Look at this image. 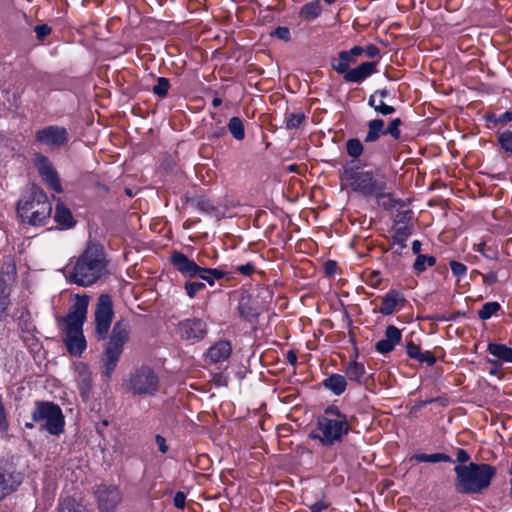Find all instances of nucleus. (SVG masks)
<instances>
[{
	"label": "nucleus",
	"mask_w": 512,
	"mask_h": 512,
	"mask_svg": "<svg viewBox=\"0 0 512 512\" xmlns=\"http://www.w3.org/2000/svg\"><path fill=\"white\" fill-rule=\"evenodd\" d=\"M306 116L304 112H292V113H286L285 114V127L288 130L291 129H297L300 127V125L304 122Z\"/></svg>",
	"instance_id": "nucleus-34"
},
{
	"label": "nucleus",
	"mask_w": 512,
	"mask_h": 512,
	"mask_svg": "<svg viewBox=\"0 0 512 512\" xmlns=\"http://www.w3.org/2000/svg\"><path fill=\"white\" fill-rule=\"evenodd\" d=\"M226 134V131L224 128H219L216 132L213 133V137L219 138Z\"/></svg>",
	"instance_id": "nucleus-63"
},
{
	"label": "nucleus",
	"mask_w": 512,
	"mask_h": 512,
	"mask_svg": "<svg viewBox=\"0 0 512 512\" xmlns=\"http://www.w3.org/2000/svg\"><path fill=\"white\" fill-rule=\"evenodd\" d=\"M22 475L11 464L0 465V501L17 489Z\"/></svg>",
	"instance_id": "nucleus-17"
},
{
	"label": "nucleus",
	"mask_w": 512,
	"mask_h": 512,
	"mask_svg": "<svg viewBox=\"0 0 512 512\" xmlns=\"http://www.w3.org/2000/svg\"><path fill=\"white\" fill-rule=\"evenodd\" d=\"M129 337L130 326L128 322L125 320L117 321L112 328L108 342L105 344L102 356L103 374L108 379L111 378Z\"/></svg>",
	"instance_id": "nucleus-5"
},
{
	"label": "nucleus",
	"mask_w": 512,
	"mask_h": 512,
	"mask_svg": "<svg viewBox=\"0 0 512 512\" xmlns=\"http://www.w3.org/2000/svg\"><path fill=\"white\" fill-rule=\"evenodd\" d=\"M353 59L356 60V58L358 56H360L363 52H364V49L360 46H354L352 47L349 51H346Z\"/></svg>",
	"instance_id": "nucleus-56"
},
{
	"label": "nucleus",
	"mask_w": 512,
	"mask_h": 512,
	"mask_svg": "<svg viewBox=\"0 0 512 512\" xmlns=\"http://www.w3.org/2000/svg\"><path fill=\"white\" fill-rule=\"evenodd\" d=\"M321 11L322 5L320 0H314L305 4L301 8L299 15L304 20H313L320 15Z\"/></svg>",
	"instance_id": "nucleus-29"
},
{
	"label": "nucleus",
	"mask_w": 512,
	"mask_h": 512,
	"mask_svg": "<svg viewBox=\"0 0 512 512\" xmlns=\"http://www.w3.org/2000/svg\"><path fill=\"white\" fill-rule=\"evenodd\" d=\"M373 94H376V97L379 96L381 100L388 96V91L386 89L377 90Z\"/></svg>",
	"instance_id": "nucleus-61"
},
{
	"label": "nucleus",
	"mask_w": 512,
	"mask_h": 512,
	"mask_svg": "<svg viewBox=\"0 0 512 512\" xmlns=\"http://www.w3.org/2000/svg\"><path fill=\"white\" fill-rule=\"evenodd\" d=\"M416 360L420 363H426L427 365L432 366L436 362V357L429 351H420L419 357H417Z\"/></svg>",
	"instance_id": "nucleus-47"
},
{
	"label": "nucleus",
	"mask_w": 512,
	"mask_h": 512,
	"mask_svg": "<svg viewBox=\"0 0 512 512\" xmlns=\"http://www.w3.org/2000/svg\"><path fill=\"white\" fill-rule=\"evenodd\" d=\"M55 221L64 228H71L75 225V220L71 211L58 198L55 206Z\"/></svg>",
	"instance_id": "nucleus-22"
},
{
	"label": "nucleus",
	"mask_w": 512,
	"mask_h": 512,
	"mask_svg": "<svg viewBox=\"0 0 512 512\" xmlns=\"http://www.w3.org/2000/svg\"><path fill=\"white\" fill-rule=\"evenodd\" d=\"M185 501H186V495L181 492V491H178L175 495H174V499H173V502H174V506L178 509H183L184 506H185Z\"/></svg>",
	"instance_id": "nucleus-51"
},
{
	"label": "nucleus",
	"mask_w": 512,
	"mask_h": 512,
	"mask_svg": "<svg viewBox=\"0 0 512 512\" xmlns=\"http://www.w3.org/2000/svg\"><path fill=\"white\" fill-rule=\"evenodd\" d=\"M376 72V62H364L356 68L347 71L344 76L346 82L361 83Z\"/></svg>",
	"instance_id": "nucleus-20"
},
{
	"label": "nucleus",
	"mask_w": 512,
	"mask_h": 512,
	"mask_svg": "<svg viewBox=\"0 0 512 512\" xmlns=\"http://www.w3.org/2000/svg\"><path fill=\"white\" fill-rule=\"evenodd\" d=\"M411 459L416 460L417 462H430V463L452 462L451 457L445 453H434V454L419 453V454H414Z\"/></svg>",
	"instance_id": "nucleus-30"
},
{
	"label": "nucleus",
	"mask_w": 512,
	"mask_h": 512,
	"mask_svg": "<svg viewBox=\"0 0 512 512\" xmlns=\"http://www.w3.org/2000/svg\"><path fill=\"white\" fill-rule=\"evenodd\" d=\"M59 512H82L74 499L66 498L59 505Z\"/></svg>",
	"instance_id": "nucleus-42"
},
{
	"label": "nucleus",
	"mask_w": 512,
	"mask_h": 512,
	"mask_svg": "<svg viewBox=\"0 0 512 512\" xmlns=\"http://www.w3.org/2000/svg\"><path fill=\"white\" fill-rule=\"evenodd\" d=\"M401 119L400 118H395L393 119L387 128H385V135L386 134H389L391 135L394 139H399L400 138V130H399V126L401 125Z\"/></svg>",
	"instance_id": "nucleus-44"
},
{
	"label": "nucleus",
	"mask_w": 512,
	"mask_h": 512,
	"mask_svg": "<svg viewBox=\"0 0 512 512\" xmlns=\"http://www.w3.org/2000/svg\"><path fill=\"white\" fill-rule=\"evenodd\" d=\"M51 213L52 204L47 194L36 185H32L17 203L18 216L31 226H45Z\"/></svg>",
	"instance_id": "nucleus-3"
},
{
	"label": "nucleus",
	"mask_w": 512,
	"mask_h": 512,
	"mask_svg": "<svg viewBox=\"0 0 512 512\" xmlns=\"http://www.w3.org/2000/svg\"><path fill=\"white\" fill-rule=\"evenodd\" d=\"M356 62L346 51H341L338 54L337 58H333L331 60V67L339 74L346 75L347 71H350L349 68L352 64Z\"/></svg>",
	"instance_id": "nucleus-25"
},
{
	"label": "nucleus",
	"mask_w": 512,
	"mask_h": 512,
	"mask_svg": "<svg viewBox=\"0 0 512 512\" xmlns=\"http://www.w3.org/2000/svg\"><path fill=\"white\" fill-rule=\"evenodd\" d=\"M412 234V229L409 226H401L394 230L393 241L399 244L402 248L406 247V241Z\"/></svg>",
	"instance_id": "nucleus-37"
},
{
	"label": "nucleus",
	"mask_w": 512,
	"mask_h": 512,
	"mask_svg": "<svg viewBox=\"0 0 512 512\" xmlns=\"http://www.w3.org/2000/svg\"><path fill=\"white\" fill-rule=\"evenodd\" d=\"M455 487L459 493L478 494L490 486L496 468L489 464L457 465Z\"/></svg>",
	"instance_id": "nucleus-4"
},
{
	"label": "nucleus",
	"mask_w": 512,
	"mask_h": 512,
	"mask_svg": "<svg viewBox=\"0 0 512 512\" xmlns=\"http://www.w3.org/2000/svg\"><path fill=\"white\" fill-rule=\"evenodd\" d=\"M222 103V100L219 98V97H214V99L212 100V105L217 108L221 105Z\"/></svg>",
	"instance_id": "nucleus-64"
},
{
	"label": "nucleus",
	"mask_w": 512,
	"mask_h": 512,
	"mask_svg": "<svg viewBox=\"0 0 512 512\" xmlns=\"http://www.w3.org/2000/svg\"><path fill=\"white\" fill-rule=\"evenodd\" d=\"M126 387L135 395H154L159 388V377L151 367L143 365L130 373Z\"/></svg>",
	"instance_id": "nucleus-9"
},
{
	"label": "nucleus",
	"mask_w": 512,
	"mask_h": 512,
	"mask_svg": "<svg viewBox=\"0 0 512 512\" xmlns=\"http://www.w3.org/2000/svg\"><path fill=\"white\" fill-rule=\"evenodd\" d=\"M65 344L70 354L81 355L86 348V341L83 335L82 326H67Z\"/></svg>",
	"instance_id": "nucleus-18"
},
{
	"label": "nucleus",
	"mask_w": 512,
	"mask_h": 512,
	"mask_svg": "<svg viewBox=\"0 0 512 512\" xmlns=\"http://www.w3.org/2000/svg\"><path fill=\"white\" fill-rule=\"evenodd\" d=\"M108 274V260L103 246L90 242L76 259L67 279L78 286L88 287Z\"/></svg>",
	"instance_id": "nucleus-1"
},
{
	"label": "nucleus",
	"mask_w": 512,
	"mask_h": 512,
	"mask_svg": "<svg viewBox=\"0 0 512 512\" xmlns=\"http://www.w3.org/2000/svg\"><path fill=\"white\" fill-rule=\"evenodd\" d=\"M90 301V296L83 294H76L74 296V302L69 309V313L65 318L67 326H83L86 317L87 310Z\"/></svg>",
	"instance_id": "nucleus-16"
},
{
	"label": "nucleus",
	"mask_w": 512,
	"mask_h": 512,
	"mask_svg": "<svg viewBox=\"0 0 512 512\" xmlns=\"http://www.w3.org/2000/svg\"><path fill=\"white\" fill-rule=\"evenodd\" d=\"M236 271L243 275L249 276L255 271V266L252 263L239 265L236 267Z\"/></svg>",
	"instance_id": "nucleus-52"
},
{
	"label": "nucleus",
	"mask_w": 512,
	"mask_h": 512,
	"mask_svg": "<svg viewBox=\"0 0 512 512\" xmlns=\"http://www.w3.org/2000/svg\"><path fill=\"white\" fill-rule=\"evenodd\" d=\"M450 267H451L452 273L457 277L464 276L467 272L466 266L463 263H460L457 261H451Z\"/></svg>",
	"instance_id": "nucleus-45"
},
{
	"label": "nucleus",
	"mask_w": 512,
	"mask_h": 512,
	"mask_svg": "<svg viewBox=\"0 0 512 512\" xmlns=\"http://www.w3.org/2000/svg\"><path fill=\"white\" fill-rule=\"evenodd\" d=\"M204 288H205V284L203 282L187 281L185 283V290H186L187 295L190 298L195 297L197 292L203 290Z\"/></svg>",
	"instance_id": "nucleus-43"
},
{
	"label": "nucleus",
	"mask_w": 512,
	"mask_h": 512,
	"mask_svg": "<svg viewBox=\"0 0 512 512\" xmlns=\"http://www.w3.org/2000/svg\"><path fill=\"white\" fill-rule=\"evenodd\" d=\"M170 82L167 78L160 77L157 79V84L153 87V92L159 97H165L168 94Z\"/></svg>",
	"instance_id": "nucleus-40"
},
{
	"label": "nucleus",
	"mask_w": 512,
	"mask_h": 512,
	"mask_svg": "<svg viewBox=\"0 0 512 512\" xmlns=\"http://www.w3.org/2000/svg\"><path fill=\"white\" fill-rule=\"evenodd\" d=\"M365 374L363 364L358 362H350L346 367V376L349 380L361 383Z\"/></svg>",
	"instance_id": "nucleus-31"
},
{
	"label": "nucleus",
	"mask_w": 512,
	"mask_h": 512,
	"mask_svg": "<svg viewBox=\"0 0 512 512\" xmlns=\"http://www.w3.org/2000/svg\"><path fill=\"white\" fill-rule=\"evenodd\" d=\"M112 300L108 294H102L98 298L95 310V333L98 340H104L113 320Z\"/></svg>",
	"instance_id": "nucleus-10"
},
{
	"label": "nucleus",
	"mask_w": 512,
	"mask_h": 512,
	"mask_svg": "<svg viewBox=\"0 0 512 512\" xmlns=\"http://www.w3.org/2000/svg\"><path fill=\"white\" fill-rule=\"evenodd\" d=\"M95 494L101 512H112L122 500L119 489L114 485L101 484Z\"/></svg>",
	"instance_id": "nucleus-15"
},
{
	"label": "nucleus",
	"mask_w": 512,
	"mask_h": 512,
	"mask_svg": "<svg viewBox=\"0 0 512 512\" xmlns=\"http://www.w3.org/2000/svg\"><path fill=\"white\" fill-rule=\"evenodd\" d=\"M364 51H365V52H366V54H367L369 57H371V58H374V57L378 56V55H379V53H380L379 48H378L377 46L373 45V44L368 45V46L364 49Z\"/></svg>",
	"instance_id": "nucleus-54"
},
{
	"label": "nucleus",
	"mask_w": 512,
	"mask_h": 512,
	"mask_svg": "<svg viewBox=\"0 0 512 512\" xmlns=\"http://www.w3.org/2000/svg\"><path fill=\"white\" fill-rule=\"evenodd\" d=\"M403 296L397 290H390L382 300L379 312L383 315H391L395 312L398 302L403 301Z\"/></svg>",
	"instance_id": "nucleus-23"
},
{
	"label": "nucleus",
	"mask_w": 512,
	"mask_h": 512,
	"mask_svg": "<svg viewBox=\"0 0 512 512\" xmlns=\"http://www.w3.org/2000/svg\"><path fill=\"white\" fill-rule=\"evenodd\" d=\"M327 508V504L323 501H319L310 506L311 512H322Z\"/></svg>",
	"instance_id": "nucleus-57"
},
{
	"label": "nucleus",
	"mask_w": 512,
	"mask_h": 512,
	"mask_svg": "<svg viewBox=\"0 0 512 512\" xmlns=\"http://www.w3.org/2000/svg\"><path fill=\"white\" fill-rule=\"evenodd\" d=\"M32 419L40 424V429L51 435H59L64 430V416L60 407L53 402H36Z\"/></svg>",
	"instance_id": "nucleus-6"
},
{
	"label": "nucleus",
	"mask_w": 512,
	"mask_h": 512,
	"mask_svg": "<svg viewBox=\"0 0 512 512\" xmlns=\"http://www.w3.org/2000/svg\"><path fill=\"white\" fill-rule=\"evenodd\" d=\"M35 167L37 168L44 183L57 193L62 192V186L57 171L53 168L48 157L37 154L35 156Z\"/></svg>",
	"instance_id": "nucleus-14"
},
{
	"label": "nucleus",
	"mask_w": 512,
	"mask_h": 512,
	"mask_svg": "<svg viewBox=\"0 0 512 512\" xmlns=\"http://www.w3.org/2000/svg\"><path fill=\"white\" fill-rule=\"evenodd\" d=\"M500 308L501 306L498 302H487L478 311V317L481 320H487L491 318L494 314H496L500 310Z\"/></svg>",
	"instance_id": "nucleus-38"
},
{
	"label": "nucleus",
	"mask_w": 512,
	"mask_h": 512,
	"mask_svg": "<svg viewBox=\"0 0 512 512\" xmlns=\"http://www.w3.org/2000/svg\"><path fill=\"white\" fill-rule=\"evenodd\" d=\"M483 280L485 283L493 284L497 281V275L495 272L487 273L486 275L483 276Z\"/></svg>",
	"instance_id": "nucleus-58"
},
{
	"label": "nucleus",
	"mask_w": 512,
	"mask_h": 512,
	"mask_svg": "<svg viewBox=\"0 0 512 512\" xmlns=\"http://www.w3.org/2000/svg\"><path fill=\"white\" fill-rule=\"evenodd\" d=\"M501 148L509 154H512V131H504L498 137Z\"/></svg>",
	"instance_id": "nucleus-39"
},
{
	"label": "nucleus",
	"mask_w": 512,
	"mask_h": 512,
	"mask_svg": "<svg viewBox=\"0 0 512 512\" xmlns=\"http://www.w3.org/2000/svg\"><path fill=\"white\" fill-rule=\"evenodd\" d=\"M512 121V111H506L501 115L494 117L493 122L495 124H506Z\"/></svg>",
	"instance_id": "nucleus-50"
},
{
	"label": "nucleus",
	"mask_w": 512,
	"mask_h": 512,
	"mask_svg": "<svg viewBox=\"0 0 512 512\" xmlns=\"http://www.w3.org/2000/svg\"><path fill=\"white\" fill-rule=\"evenodd\" d=\"M348 420H330L328 417H318L316 429L310 434L318 439L322 445L330 447L340 442L342 437L350 431Z\"/></svg>",
	"instance_id": "nucleus-8"
},
{
	"label": "nucleus",
	"mask_w": 512,
	"mask_h": 512,
	"mask_svg": "<svg viewBox=\"0 0 512 512\" xmlns=\"http://www.w3.org/2000/svg\"><path fill=\"white\" fill-rule=\"evenodd\" d=\"M421 247H422V244H421V242L419 240L413 241V243H412V251H413L414 254H418L419 255V253L421 251Z\"/></svg>",
	"instance_id": "nucleus-60"
},
{
	"label": "nucleus",
	"mask_w": 512,
	"mask_h": 512,
	"mask_svg": "<svg viewBox=\"0 0 512 512\" xmlns=\"http://www.w3.org/2000/svg\"><path fill=\"white\" fill-rule=\"evenodd\" d=\"M155 442L158 445V448H159L160 452H162L164 454V453H166L168 451V446H167L166 440H165V438L163 436L157 434L155 436Z\"/></svg>",
	"instance_id": "nucleus-53"
},
{
	"label": "nucleus",
	"mask_w": 512,
	"mask_h": 512,
	"mask_svg": "<svg viewBox=\"0 0 512 512\" xmlns=\"http://www.w3.org/2000/svg\"><path fill=\"white\" fill-rule=\"evenodd\" d=\"M381 135H385V123L382 119H373L368 123V132L364 138L365 143L377 141Z\"/></svg>",
	"instance_id": "nucleus-26"
},
{
	"label": "nucleus",
	"mask_w": 512,
	"mask_h": 512,
	"mask_svg": "<svg viewBox=\"0 0 512 512\" xmlns=\"http://www.w3.org/2000/svg\"><path fill=\"white\" fill-rule=\"evenodd\" d=\"M271 35L277 37L278 39L284 40V41H289L290 37H291L290 30L287 27H282V26L277 27L271 33Z\"/></svg>",
	"instance_id": "nucleus-46"
},
{
	"label": "nucleus",
	"mask_w": 512,
	"mask_h": 512,
	"mask_svg": "<svg viewBox=\"0 0 512 512\" xmlns=\"http://www.w3.org/2000/svg\"><path fill=\"white\" fill-rule=\"evenodd\" d=\"M487 350L498 360L512 363V348L504 344L489 343Z\"/></svg>",
	"instance_id": "nucleus-28"
},
{
	"label": "nucleus",
	"mask_w": 512,
	"mask_h": 512,
	"mask_svg": "<svg viewBox=\"0 0 512 512\" xmlns=\"http://www.w3.org/2000/svg\"><path fill=\"white\" fill-rule=\"evenodd\" d=\"M342 188H349L364 196H375L378 200L388 198L389 201L383 203L387 209L393 208L395 200L391 199V192L387 191L386 182L381 178H376L370 171L360 170L355 165H346L341 174Z\"/></svg>",
	"instance_id": "nucleus-2"
},
{
	"label": "nucleus",
	"mask_w": 512,
	"mask_h": 512,
	"mask_svg": "<svg viewBox=\"0 0 512 512\" xmlns=\"http://www.w3.org/2000/svg\"><path fill=\"white\" fill-rule=\"evenodd\" d=\"M208 332L207 323L200 318H188L180 321L176 333L181 340L196 343L203 340Z\"/></svg>",
	"instance_id": "nucleus-11"
},
{
	"label": "nucleus",
	"mask_w": 512,
	"mask_h": 512,
	"mask_svg": "<svg viewBox=\"0 0 512 512\" xmlns=\"http://www.w3.org/2000/svg\"><path fill=\"white\" fill-rule=\"evenodd\" d=\"M228 130L236 140H243L245 137V128L243 121L239 117H232L228 122Z\"/></svg>",
	"instance_id": "nucleus-32"
},
{
	"label": "nucleus",
	"mask_w": 512,
	"mask_h": 512,
	"mask_svg": "<svg viewBox=\"0 0 512 512\" xmlns=\"http://www.w3.org/2000/svg\"><path fill=\"white\" fill-rule=\"evenodd\" d=\"M286 358L288 363H290L293 366L297 363V355L294 351H288Z\"/></svg>",
	"instance_id": "nucleus-59"
},
{
	"label": "nucleus",
	"mask_w": 512,
	"mask_h": 512,
	"mask_svg": "<svg viewBox=\"0 0 512 512\" xmlns=\"http://www.w3.org/2000/svg\"><path fill=\"white\" fill-rule=\"evenodd\" d=\"M347 154L352 158H358L364 151L363 144L358 138H351L346 141Z\"/></svg>",
	"instance_id": "nucleus-36"
},
{
	"label": "nucleus",
	"mask_w": 512,
	"mask_h": 512,
	"mask_svg": "<svg viewBox=\"0 0 512 512\" xmlns=\"http://www.w3.org/2000/svg\"><path fill=\"white\" fill-rule=\"evenodd\" d=\"M35 139L48 147L59 148L68 143L69 134L65 127L51 125L38 130Z\"/></svg>",
	"instance_id": "nucleus-13"
},
{
	"label": "nucleus",
	"mask_w": 512,
	"mask_h": 512,
	"mask_svg": "<svg viewBox=\"0 0 512 512\" xmlns=\"http://www.w3.org/2000/svg\"><path fill=\"white\" fill-rule=\"evenodd\" d=\"M435 263L436 258L434 256L419 254L415 259L413 268L417 273H422L426 270L427 266H434Z\"/></svg>",
	"instance_id": "nucleus-35"
},
{
	"label": "nucleus",
	"mask_w": 512,
	"mask_h": 512,
	"mask_svg": "<svg viewBox=\"0 0 512 512\" xmlns=\"http://www.w3.org/2000/svg\"><path fill=\"white\" fill-rule=\"evenodd\" d=\"M369 106L373 107L377 113L382 115H389L395 112V108L391 105H387L383 100H377L376 94H372L368 101Z\"/></svg>",
	"instance_id": "nucleus-33"
},
{
	"label": "nucleus",
	"mask_w": 512,
	"mask_h": 512,
	"mask_svg": "<svg viewBox=\"0 0 512 512\" xmlns=\"http://www.w3.org/2000/svg\"><path fill=\"white\" fill-rule=\"evenodd\" d=\"M402 333L394 325H388L385 330V338L375 344V349L381 354H386L394 350L396 344L401 341Z\"/></svg>",
	"instance_id": "nucleus-19"
},
{
	"label": "nucleus",
	"mask_w": 512,
	"mask_h": 512,
	"mask_svg": "<svg viewBox=\"0 0 512 512\" xmlns=\"http://www.w3.org/2000/svg\"><path fill=\"white\" fill-rule=\"evenodd\" d=\"M231 352V344L228 341L221 340L208 349L206 357L211 363H219L228 359Z\"/></svg>",
	"instance_id": "nucleus-21"
},
{
	"label": "nucleus",
	"mask_w": 512,
	"mask_h": 512,
	"mask_svg": "<svg viewBox=\"0 0 512 512\" xmlns=\"http://www.w3.org/2000/svg\"><path fill=\"white\" fill-rule=\"evenodd\" d=\"M171 263L184 277L200 278L210 285L214 284V279H221L225 275V273L219 269L200 267L185 254L178 251H174L171 254Z\"/></svg>",
	"instance_id": "nucleus-7"
},
{
	"label": "nucleus",
	"mask_w": 512,
	"mask_h": 512,
	"mask_svg": "<svg viewBox=\"0 0 512 512\" xmlns=\"http://www.w3.org/2000/svg\"><path fill=\"white\" fill-rule=\"evenodd\" d=\"M420 351H421V348H420L419 345H416L412 341L407 342V344H406V352H407V355L410 358L416 360L417 357H419Z\"/></svg>",
	"instance_id": "nucleus-48"
},
{
	"label": "nucleus",
	"mask_w": 512,
	"mask_h": 512,
	"mask_svg": "<svg viewBox=\"0 0 512 512\" xmlns=\"http://www.w3.org/2000/svg\"><path fill=\"white\" fill-rule=\"evenodd\" d=\"M470 459L469 454L464 449L457 450V461L460 463H465Z\"/></svg>",
	"instance_id": "nucleus-55"
},
{
	"label": "nucleus",
	"mask_w": 512,
	"mask_h": 512,
	"mask_svg": "<svg viewBox=\"0 0 512 512\" xmlns=\"http://www.w3.org/2000/svg\"><path fill=\"white\" fill-rule=\"evenodd\" d=\"M77 385L81 397L84 400L88 399L92 387V375L85 365L78 368Z\"/></svg>",
	"instance_id": "nucleus-24"
},
{
	"label": "nucleus",
	"mask_w": 512,
	"mask_h": 512,
	"mask_svg": "<svg viewBox=\"0 0 512 512\" xmlns=\"http://www.w3.org/2000/svg\"><path fill=\"white\" fill-rule=\"evenodd\" d=\"M34 30H35L37 39L40 41H42L51 32V28L46 24L37 25V26H35Z\"/></svg>",
	"instance_id": "nucleus-49"
},
{
	"label": "nucleus",
	"mask_w": 512,
	"mask_h": 512,
	"mask_svg": "<svg viewBox=\"0 0 512 512\" xmlns=\"http://www.w3.org/2000/svg\"><path fill=\"white\" fill-rule=\"evenodd\" d=\"M500 369H501V364L500 365H496V366H492L489 369V374L497 376L499 374V372H500Z\"/></svg>",
	"instance_id": "nucleus-62"
},
{
	"label": "nucleus",
	"mask_w": 512,
	"mask_h": 512,
	"mask_svg": "<svg viewBox=\"0 0 512 512\" xmlns=\"http://www.w3.org/2000/svg\"><path fill=\"white\" fill-rule=\"evenodd\" d=\"M323 385L335 395H341L347 386L346 377L340 374H332L323 381Z\"/></svg>",
	"instance_id": "nucleus-27"
},
{
	"label": "nucleus",
	"mask_w": 512,
	"mask_h": 512,
	"mask_svg": "<svg viewBox=\"0 0 512 512\" xmlns=\"http://www.w3.org/2000/svg\"><path fill=\"white\" fill-rule=\"evenodd\" d=\"M324 413L325 414L322 417H328L330 420H347V416L343 414L337 406L334 405L328 406Z\"/></svg>",
	"instance_id": "nucleus-41"
},
{
	"label": "nucleus",
	"mask_w": 512,
	"mask_h": 512,
	"mask_svg": "<svg viewBox=\"0 0 512 512\" xmlns=\"http://www.w3.org/2000/svg\"><path fill=\"white\" fill-rule=\"evenodd\" d=\"M16 280V266L9 260L0 269V319L4 316L10 304L11 287Z\"/></svg>",
	"instance_id": "nucleus-12"
}]
</instances>
